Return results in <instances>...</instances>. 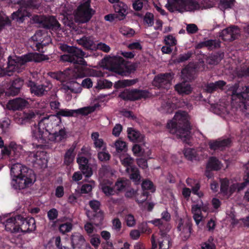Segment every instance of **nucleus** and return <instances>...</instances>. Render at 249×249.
Here are the masks:
<instances>
[{
	"mask_svg": "<svg viewBox=\"0 0 249 249\" xmlns=\"http://www.w3.org/2000/svg\"><path fill=\"white\" fill-rule=\"evenodd\" d=\"M189 121V116L186 112L178 111L167 124L171 133L176 134L184 142L188 144L191 137Z\"/></svg>",
	"mask_w": 249,
	"mask_h": 249,
	"instance_id": "obj_1",
	"label": "nucleus"
},
{
	"mask_svg": "<svg viewBox=\"0 0 249 249\" xmlns=\"http://www.w3.org/2000/svg\"><path fill=\"white\" fill-rule=\"evenodd\" d=\"M13 177L11 185L15 189H23L30 186L35 181L34 171L19 163L13 164L11 167Z\"/></svg>",
	"mask_w": 249,
	"mask_h": 249,
	"instance_id": "obj_2",
	"label": "nucleus"
},
{
	"mask_svg": "<svg viewBox=\"0 0 249 249\" xmlns=\"http://www.w3.org/2000/svg\"><path fill=\"white\" fill-rule=\"evenodd\" d=\"M231 106L238 114L241 113L249 118V86L240 88L235 84L231 87Z\"/></svg>",
	"mask_w": 249,
	"mask_h": 249,
	"instance_id": "obj_3",
	"label": "nucleus"
},
{
	"mask_svg": "<svg viewBox=\"0 0 249 249\" xmlns=\"http://www.w3.org/2000/svg\"><path fill=\"white\" fill-rule=\"evenodd\" d=\"M246 175L244 177V181L240 182L239 178L221 179L220 192L225 197H230L234 192L243 190L249 183V161L245 165Z\"/></svg>",
	"mask_w": 249,
	"mask_h": 249,
	"instance_id": "obj_4",
	"label": "nucleus"
},
{
	"mask_svg": "<svg viewBox=\"0 0 249 249\" xmlns=\"http://www.w3.org/2000/svg\"><path fill=\"white\" fill-rule=\"evenodd\" d=\"M44 59V56L38 53H30L21 56L9 57L6 71L7 72H19L24 69L27 62L30 61L38 62Z\"/></svg>",
	"mask_w": 249,
	"mask_h": 249,
	"instance_id": "obj_5",
	"label": "nucleus"
},
{
	"mask_svg": "<svg viewBox=\"0 0 249 249\" xmlns=\"http://www.w3.org/2000/svg\"><path fill=\"white\" fill-rule=\"evenodd\" d=\"M59 48L62 51L68 53V54L61 56V61L79 64L84 66L87 65V62L83 58L85 54L81 49L65 44H61Z\"/></svg>",
	"mask_w": 249,
	"mask_h": 249,
	"instance_id": "obj_6",
	"label": "nucleus"
},
{
	"mask_svg": "<svg viewBox=\"0 0 249 249\" xmlns=\"http://www.w3.org/2000/svg\"><path fill=\"white\" fill-rule=\"evenodd\" d=\"M198 2V0H173L171 2L168 1L165 7L171 12H191L200 10Z\"/></svg>",
	"mask_w": 249,
	"mask_h": 249,
	"instance_id": "obj_7",
	"label": "nucleus"
},
{
	"mask_svg": "<svg viewBox=\"0 0 249 249\" xmlns=\"http://www.w3.org/2000/svg\"><path fill=\"white\" fill-rule=\"evenodd\" d=\"M106 65L107 69L121 75H125L126 72L130 71L129 66L120 56H116L107 59Z\"/></svg>",
	"mask_w": 249,
	"mask_h": 249,
	"instance_id": "obj_8",
	"label": "nucleus"
},
{
	"mask_svg": "<svg viewBox=\"0 0 249 249\" xmlns=\"http://www.w3.org/2000/svg\"><path fill=\"white\" fill-rule=\"evenodd\" d=\"M179 107H186L191 109L192 105L187 101L183 99L179 100L176 97H173L167 101H163L161 102L159 110L162 113H172L173 111Z\"/></svg>",
	"mask_w": 249,
	"mask_h": 249,
	"instance_id": "obj_9",
	"label": "nucleus"
},
{
	"mask_svg": "<svg viewBox=\"0 0 249 249\" xmlns=\"http://www.w3.org/2000/svg\"><path fill=\"white\" fill-rule=\"evenodd\" d=\"M90 0L83 1L78 7L74 14L76 21L81 23L88 22L94 14V11L90 8Z\"/></svg>",
	"mask_w": 249,
	"mask_h": 249,
	"instance_id": "obj_10",
	"label": "nucleus"
},
{
	"mask_svg": "<svg viewBox=\"0 0 249 249\" xmlns=\"http://www.w3.org/2000/svg\"><path fill=\"white\" fill-rule=\"evenodd\" d=\"M120 161L125 167L126 172L129 174L130 179L136 184L139 183L141 177L138 169L133 165L134 159L129 155L125 154L120 157Z\"/></svg>",
	"mask_w": 249,
	"mask_h": 249,
	"instance_id": "obj_11",
	"label": "nucleus"
},
{
	"mask_svg": "<svg viewBox=\"0 0 249 249\" xmlns=\"http://www.w3.org/2000/svg\"><path fill=\"white\" fill-rule=\"evenodd\" d=\"M20 7L18 11L13 13L12 18L19 23H21L24 18L30 16V13L28 9L31 7H36L37 5L34 3V0H23L20 2Z\"/></svg>",
	"mask_w": 249,
	"mask_h": 249,
	"instance_id": "obj_12",
	"label": "nucleus"
},
{
	"mask_svg": "<svg viewBox=\"0 0 249 249\" xmlns=\"http://www.w3.org/2000/svg\"><path fill=\"white\" fill-rule=\"evenodd\" d=\"M48 120H41L37 125H35L32 128L33 138L40 144L45 143L47 141L48 132L45 131L44 127L45 124H48Z\"/></svg>",
	"mask_w": 249,
	"mask_h": 249,
	"instance_id": "obj_13",
	"label": "nucleus"
},
{
	"mask_svg": "<svg viewBox=\"0 0 249 249\" xmlns=\"http://www.w3.org/2000/svg\"><path fill=\"white\" fill-rule=\"evenodd\" d=\"M28 160L36 168H45L47 166V156L46 153L37 151L28 152Z\"/></svg>",
	"mask_w": 249,
	"mask_h": 249,
	"instance_id": "obj_14",
	"label": "nucleus"
},
{
	"mask_svg": "<svg viewBox=\"0 0 249 249\" xmlns=\"http://www.w3.org/2000/svg\"><path fill=\"white\" fill-rule=\"evenodd\" d=\"M99 107L98 104H95L92 106L86 107L78 109H63L57 113V115H61L64 117H71L74 116V114H80L87 115L93 112Z\"/></svg>",
	"mask_w": 249,
	"mask_h": 249,
	"instance_id": "obj_15",
	"label": "nucleus"
},
{
	"mask_svg": "<svg viewBox=\"0 0 249 249\" xmlns=\"http://www.w3.org/2000/svg\"><path fill=\"white\" fill-rule=\"evenodd\" d=\"M149 96V93L146 90L126 89L121 92L119 97L125 100H136L141 98H146Z\"/></svg>",
	"mask_w": 249,
	"mask_h": 249,
	"instance_id": "obj_16",
	"label": "nucleus"
},
{
	"mask_svg": "<svg viewBox=\"0 0 249 249\" xmlns=\"http://www.w3.org/2000/svg\"><path fill=\"white\" fill-rule=\"evenodd\" d=\"M157 241L159 243V249H168L170 238L166 233L160 231L158 235H153L151 238V249H156L157 247Z\"/></svg>",
	"mask_w": 249,
	"mask_h": 249,
	"instance_id": "obj_17",
	"label": "nucleus"
},
{
	"mask_svg": "<svg viewBox=\"0 0 249 249\" xmlns=\"http://www.w3.org/2000/svg\"><path fill=\"white\" fill-rule=\"evenodd\" d=\"M173 78V75L171 73L158 74L155 77L153 85L158 88L168 89L171 86Z\"/></svg>",
	"mask_w": 249,
	"mask_h": 249,
	"instance_id": "obj_18",
	"label": "nucleus"
},
{
	"mask_svg": "<svg viewBox=\"0 0 249 249\" xmlns=\"http://www.w3.org/2000/svg\"><path fill=\"white\" fill-rule=\"evenodd\" d=\"M19 232H30L36 229V221L34 218L25 219L20 215H18Z\"/></svg>",
	"mask_w": 249,
	"mask_h": 249,
	"instance_id": "obj_19",
	"label": "nucleus"
},
{
	"mask_svg": "<svg viewBox=\"0 0 249 249\" xmlns=\"http://www.w3.org/2000/svg\"><path fill=\"white\" fill-rule=\"evenodd\" d=\"M192 223L190 220L180 219L178 226V230L180 231L179 235L183 240H187L191 235Z\"/></svg>",
	"mask_w": 249,
	"mask_h": 249,
	"instance_id": "obj_20",
	"label": "nucleus"
},
{
	"mask_svg": "<svg viewBox=\"0 0 249 249\" xmlns=\"http://www.w3.org/2000/svg\"><path fill=\"white\" fill-rule=\"evenodd\" d=\"M37 113L33 110H27L20 113L19 117L15 118L16 123L19 125L31 123L36 118Z\"/></svg>",
	"mask_w": 249,
	"mask_h": 249,
	"instance_id": "obj_21",
	"label": "nucleus"
},
{
	"mask_svg": "<svg viewBox=\"0 0 249 249\" xmlns=\"http://www.w3.org/2000/svg\"><path fill=\"white\" fill-rule=\"evenodd\" d=\"M239 29L235 26H231L223 30L220 36L225 41H231L235 39L240 35Z\"/></svg>",
	"mask_w": 249,
	"mask_h": 249,
	"instance_id": "obj_22",
	"label": "nucleus"
},
{
	"mask_svg": "<svg viewBox=\"0 0 249 249\" xmlns=\"http://www.w3.org/2000/svg\"><path fill=\"white\" fill-rule=\"evenodd\" d=\"M41 120H48L49 121L48 124H45V127H44L45 131L48 132V136L53 131L57 130V128L59 126L61 121L60 117L54 115L44 117Z\"/></svg>",
	"mask_w": 249,
	"mask_h": 249,
	"instance_id": "obj_23",
	"label": "nucleus"
},
{
	"mask_svg": "<svg viewBox=\"0 0 249 249\" xmlns=\"http://www.w3.org/2000/svg\"><path fill=\"white\" fill-rule=\"evenodd\" d=\"M28 85L31 87V93L38 96L45 94L52 88V85L50 83H47L46 85L36 86L34 82L29 81Z\"/></svg>",
	"mask_w": 249,
	"mask_h": 249,
	"instance_id": "obj_24",
	"label": "nucleus"
},
{
	"mask_svg": "<svg viewBox=\"0 0 249 249\" xmlns=\"http://www.w3.org/2000/svg\"><path fill=\"white\" fill-rule=\"evenodd\" d=\"M28 105V101L21 98H17L9 101L6 105V108L10 110L22 109Z\"/></svg>",
	"mask_w": 249,
	"mask_h": 249,
	"instance_id": "obj_25",
	"label": "nucleus"
},
{
	"mask_svg": "<svg viewBox=\"0 0 249 249\" xmlns=\"http://www.w3.org/2000/svg\"><path fill=\"white\" fill-rule=\"evenodd\" d=\"M67 137V133L64 127L60 128L59 126L57 130L53 131L48 136L47 141L58 142L66 139Z\"/></svg>",
	"mask_w": 249,
	"mask_h": 249,
	"instance_id": "obj_26",
	"label": "nucleus"
},
{
	"mask_svg": "<svg viewBox=\"0 0 249 249\" xmlns=\"http://www.w3.org/2000/svg\"><path fill=\"white\" fill-rule=\"evenodd\" d=\"M77 162L79 164V169L86 177H89L92 175V169L89 166L88 160L86 158L78 155Z\"/></svg>",
	"mask_w": 249,
	"mask_h": 249,
	"instance_id": "obj_27",
	"label": "nucleus"
},
{
	"mask_svg": "<svg viewBox=\"0 0 249 249\" xmlns=\"http://www.w3.org/2000/svg\"><path fill=\"white\" fill-rule=\"evenodd\" d=\"M230 138L218 139L215 141H211L209 142L210 148L212 150H222L225 147L230 145L231 143Z\"/></svg>",
	"mask_w": 249,
	"mask_h": 249,
	"instance_id": "obj_28",
	"label": "nucleus"
},
{
	"mask_svg": "<svg viewBox=\"0 0 249 249\" xmlns=\"http://www.w3.org/2000/svg\"><path fill=\"white\" fill-rule=\"evenodd\" d=\"M18 215L7 218L3 223L5 230L10 232H18Z\"/></svg>",
	"mask_w": 249,
	"mask_h": 249,
	"instance_id": "obj_29",
	"label": "nucleus"
},
{
	"mask_svg": "<svg viewBox=\"0 0 249 249\" xmlns=\"http://www.w3.org/2000/svg\"><path fill=\"white\" fill-rule=\"evenodd\" d=\"M71 244L73 249H83L86 245V240L83 236L75 232L71 236Z\"/></svg>",
	"mask_w": 249,
	"mask_h": 249,
	"instance_id": "obj_30",
	"label": "nucleus"
},
{
	"mask_svg": "<svg viewBox=\"0 0 249 249\" xmlns=\"http://www.w3.org/2000/svg\"><path fill=\"white\" fill-rule=\"evenodd\" d=\"M132 151L136 156H149L151 153L148 147L144 143L141 145L134 144L132 147Z\"/></svg>",
	"mask_w": 249,
	"mask_h": 249,
	"instance_id": "obj_31",
	"label": "nucleus"
},
{
	"mask_svg": "<svg viewBox=\"0 0 249 249\" xmlns=\"http://www.w3.org/2000/svg\"><path fill=\"white\" fill-rule=\"evenodd\" d=\"M142 187L143 190V192L142 195V198H137V201L139 203H142L145 201L148 196V193L144 190H150L151 192H154L155 189L152 182L149 180H145L143 181L142 184Z\"/></svg>",
	"mask_w": 249,
	"mask_h": 249,
	"instance_id": "obj_32",
	"label": "nucleus"
},
{
	"mask_svg": "<svg viewBox=\"0 0 249 249\" xmlns=\"http://www.w3.org/2000/svg\"><path fill=\"white\" fill-rule=\"evenodd\" d=\"M202 151L201 149L198 148L195 149L193 148H187L184 150V155L185 157L190 160H199L200 157L202 156Z\"/></svg>",
	"mask_w": 249,
	"mask_h": 249,
	"instance_id": "obj_33",
	"label": "nucleus"
},
{
	"mask_svg": "<svg viewBox=\"0 0 249 249\" xmlns=\"http://www.w3.org/2000/svg\"><path fill=\"white\" fill-rule=\"evenodd\" d=\"M128 139L132 142H142L144 141V137L139 131L133 128H128L127 130Z\"/></svg>",
	"mask_w": 249,
	"mask_h": 249,
	"instance_id": "obj_34",
	"label": "nucleus"
},
{
	"mask_svg": "<svg viewBox=\"0 0 249 249\" xmlns=\"http://www.w3.org/2000/svg\"><path fill=\"white\" fill-rule=\"evenodd\" d=\"M101 188L106 196L114 195L116 190L113 188V183L108 180H104L101 182Z\"/></svg>",
	"mask_w": 249,
	"mask_h": 249,
	"instance_id": "obj_35",
	"label": "nucleus"
},
{
	"mask_svg": "<svg viewBox=\"0 0 249 249\" xmlns=\"http://www.w3.org/2000/svg\"><path fill=\"white\" fill-rule=\"evenodd\" d=\"M91 137L94 146L97 150H106V144L102 139L99 138V134L98 132L92 133Z\"/></svg>",
	"mask_w": 249,
	"mask_h": 249,
	"instance_id": "obj_36",
	"label": "nucleus"
},
{
	"mask_svg": "<svg viewBox=\"0 0 249 249\" xmlns=\"http://www.w3.org/2000/svg\"><path fill=\"white\" fill-rule=\"evenodd\" d=\"M223 166L222 163L216 157H210L207 164V169L209 170L218 171Z\"/></svg>",
	"mask_w": 249,
	"mask_h": 249,
	"instance_id": "obj_37",
	"label": "nucleus"
},
{
	"mask_svg": "<svg viewBox=\"0 0 249 249\" xmlns=\"http://www.w3.org/2000/svg\"><path fill=\"white\" fill-rule=\"evenodd\" d=\"M114 8L117 14V18L120 20L123 19L126 14L127 5L121 1L118 3L114 4Z\"/></svg>",
	"mask_w": 249,
	"mask_h": 249,
	"instance_id": "obj_38",
	"label": "nucleus"
},
{
	"mask_svg": "<svg viewBox=\"0 0 249 249\" xmlns=\"http://www.w3.org/2000/svg\"><path fill=\"white\" fill-rule=\"evenodd\" d=\"M175 90L180 94H189L192 90L190 85L186 82H182L176 85Z\"/></svg>",
	"mask_w": 249,
	"mask_h": 249,
	"instance_id": "obj_39",
	"label": "nucleus"
},
{
	"mask_svg": "<svg viewBox=\"0 0 249 249\" xmlns=\"http://www.w3.org/2000/svg\"><path fill=\"white\" fill-rule=\"evenodd\" d=\"M76 148V144H73L70 148L68 149L64 155V163L67 165L71 163L75 156L74 151Z\"/></svg>",
	"mask_w": 249,
	"mask_h": 249,
	"instance_id": "obj_40",
	"label": "nucleus"
},
{
	"mask_svg": "<svg viewBox=\"0 0 249 249\" xmlns=\"http://www.w3.org/2000/svg\"><path fill=\"white\" fill-rule=\"evenodd\" d=\"M195 69H191L188 66L183 69L181 71V77L184 81H191L194 78Z\"/></svg>",
	"mask_w": 249,
	"mask_h": 249,
	"instance_id": "obj_41",
	"label": "nucleus"
},
{
	"mask_svg": "<svg viewBox=\"0 0 249 249\" xmlns=\"http://www.w3.org/2000/svg\"><path fill=\"white\" fill-rule=\"evenodd\" d=\"M77 42L79 44L88 49H91L94 45L93 40L90 36H84L78 39Z\"/></svg>",
	"mask_w": 249,
	"mask_h": 249,
	"instance_id": "obj_42",
	"label": "nucleus"
},
{
	"mask_svg": "<svg viewBox=\"0 0 249 249\" xmlns=\"http://www.w3.org/2000/svg\"><path fill=\"white\" fill-rule=\"evenodd\" d=\"M45 22L46 26L48 28L58 30L60 27V24L59 23L56 18L53 16H50L46 18Z\"/></svg>",
	"mask_w": 249,
	"mask_h": 249,
	"instance_id": "obj_43",
	"label": "nucleus"
},
{
	"mask_svg": "<svg viewBox=\"0 0 249 249\" xmlns=\"http://www.w3.org/2000/svg\"><path fill=\"white\" fill-rule=\"evenodd\" d=\"M110 146L114 147L117 153L125 152L127 149V145L126 142L121 139L117 140L113 143L110 145Z\"/></svg>",
	"mask_w": 249,
	"mask_h": 249,
	"instance_id": "obj_44",
	"label": "nucleus"
},
{
	"mask_svg": "<svg viewBox=\"0 0 249 249\" xmlns=\"http://www.w3.org/2000/svg\"><path fill=\"white\" fill-rule=\"evenodd\" d=\"M137 82V80L135 79H124L119 80L115 82L114 87L116 89L124 88L125 87L130 86L135 84Z\"/></svg>",
	"mask_w": 249,
	"mask_h": 249,
	"instance_id": "obj_45",
	"label": "nucleus"
},
{
	"mask_svg": "<svg viewBox=\"0 0 249 249\" xmlns=\"http://www.w3.org/2000/svg\"><path fill=\"white\" fill-rule=\"evenodd\" d=\"M130 184V181L128 179L120 178L118 179L115 183V186L116 190L119 191H124L126 188L128 187Z\"/></svg>",
	"mask_w": 249,
	"mask_h": 249,
	"instance_id": "obj_46",
	"label": "nucleus"
},
{
	"mask_svg": "<svg viewBox=\"0 0 249 249\" xmlns=\"http://www.w3.org/2000/svg\"><path fill=\"white\" fill-rule=\"evenodd\" d=\"M44 32L45 30H39L36 33V34L31 37V40L36 42V46L37 48L40 47L41 40L44 37Z\"/></svg>",
	"mask_w": 249,
	"mask_h": 249,
	"instance_id": "obj_47",
	"label": "nucleus"
},
{
	"mask_svg": "<svg viewBox=\"0 0 249 249\" xmlns=\"http://www.w3.org/2000/svg\"><path fill=\"white\" fill-rule=\"evenodd\" d=\"M203 45L207 47L209 49L213 50L220 47V42L216 39L208 40L202 43Z\"/></svg>",
	"mask_w": 249,
	"mask_h": 249,
	"instance_id": "obj_48",
	"label": "nucleus"
},
{
	"mask_svg": "<svg viewBox=\"0 0 249 249\" xmlns=\"http://www.w3.org/2000/svg\"><path fill=\"white\" fill-rule=\"evenodd\" d=\"M95 182L89 180L88 183L83 184L81 188L80 192L82 194H87L90 192L93 188L95 187Z\"/></svg>",
	"mask_w": 249,
	"mask_h": 249,
	"instance_id": "obj_49",
	"label": "nucleus"
},
{
	"mask_svg": "<svg viewBox=\"0 0 249 249\" xmlns=\"http://www.w3.org/2000/svg\"><path fill=\"white\" fill-rule=\"evenodd\" d=\"M200 9H208L213 7L215 3L211 0H198Z\"/></svg>",
	"mask_w": 249,
	"mask_h": 249,
	"instance_id": "obj_50",
	"label": "nucleus"
},
{
	"mask_svg": "<svg viewBox=\"0 0 249 249\" xmlns=\"http://www.w3.org/2000/svg\"><path fill=\"white\" fill-rule=\"evenodd\" d=\"M112 83L107 80L102 79L98 81L96 86L95 87L97 89H103L108 88L112 86Z\"/></svg>",
	"mask_w": 249,
	"mask_h": 249,
	"instance_id": "obj_51",
	"label": "nucleus"
},
{
	"mask_svg": "<svg viewBox=\"0 0 249 249\" xmlns=\"http://www.w3.org/2000/svg\"><path fill=\"white\" fill-rule=\"evenodd\" d=\"M72 228V225L70 222H67L61 224L59 225L58 229L59 231L64 234L67 232H70Z\"/></svg>",
	"mask_w": 249,
	"mask_h": 249,
	"instance_id": "obj_52",
	"label": "nucleus"
},
{
	"mask_svg": "<svg viewBox=\"0 0 249 249\" xmlns=\"http://www.w3.org/2000/svg\"><path fill=\"white\" fill-rule=\"evenodd\" d=\"M119 31L123 35L127 37H131L133 36L135 33L133 29L126 26L121 27Z\"/></svg>",
	"mask_w": 249,
	"mask_h": 249,
	"instance_id": "obj_53",
	"label": "nucleus"
},
{
	"mask_svg": "<svg viewBox=\"0 0 249 249\" xmlns=\"http://www.w3.org/2000/svg\"><path fill=\"white\" fill-rule=\"evenodd\" d=\"M154 15L151 13L147 12L145 14L144 18V23L148 27H151L154 24Z\"/></svg>",
	"mask_w": 249,
	"mask_h": 249,
	"instance_id": "obj_54",
	"label": "nucleus"
},
{
	"mask_svg": "<svg viewBox=\"0 0 249 249\" xmlns=\"http://www.w3.org/2000/svg\"><path fill=\"white\" fill-rule=\"evenodd\" d=\"M234 2V0H220L219 7L221 10L231 7Z\"/></svg>",
	"mask_w": 249,
	"mask_h": 249,
	"instance_id": "obj_55",
	"label": "nucleus"
},
{
	"mask_svg": "<svg viewBox=\"0 0 249 249\" xmlns=\"http://www.w3.org/2000/svg\"><path fill=\"white\" fill-rule=\"evenodd\" d=\"M125 221L128 227H133L136 224V220L134 216L131 214H127L124 217Z\"/></svg>",
	"mask_w": 249,
	"mask_h": 249,
	"instance_id": "obj_56",
	"label": "nucleus"
},
{
	"mask_svg": "<svg viewBox=\"0 0 249 249\" xmlns=\"http://www.w3.org/2000/svg\"><path fill=\"white\" fill-rule=\"evenodd\" d=\"M98 157L100 160L104 161L108 160L110 158V155L106 150L99 152L98 154Z\"/></svg>",
	"mask_w": 249,
	"mask_h": 249,
	"instance_id": "obj_57",
	"label": "nucleus"
},
{
	"mask_svg": "<svg viewBox=\"0 0 249 249\" xmlns=\"http://www.w3.org/2000/svg\"><path fill=\"white\" fill-rule=\"evenodd\" d=\"M50 106L52 110L57 111L56 114H57V113L61 110L60 109V103L57 100L51 101L50 103ZM55 116H57L59 117V116H62L61 115H57V114H56Z\"/></svg>",
	"mask_w": 249,
	"mask_h": 249,
	"instance_id": "obj_58",
	"label": "nucleus"
},
{
	"mask_svg": "<svg viewBox=\"0 0 249 249\" xmlns=\"http://www.w3.org/2000/svg\"><path fill=\"white\" fill-rule=\"evenodd\" d=\"M164 41L167 45L174 46L177 44V41L172 35H169L164 38Z\"/></svg>",
	"mask_w": 249,
	"mask_h": 249,
	"instance_id": "obj_59",
	"label": "nucleus"
},
{
	"mask_svg": "<svg viewBox=\"0 0 249 249\" xmlns=\"http://www.w3.org/2000/svg\"><path fill=\"white\" fill-rule=\"evenodd\" d=\"M11 124V121L8 118H5L2 121L0 122V127L2 129V132H6Z\"/></svg>",
	"mask_w": 249,
	"mask_h": 249,
	"instance_id": "obj_60",
	"label": "nucleus"
},
{
	"mask_svg": "<svg viewBox=\"0 0 249 249\" xmlns=\"http://www.w3.org/2000/svg\"><path fill=\"white\" fill-rule=\"evenodd\" d=\"M47 216L50 220H54L58 216V211L54 208L48 211Z\"/></svg>",
	"mask_w": 249,
	"mask_h": 249,
	"instance_id": "obj_61",
	"label": "nucleus"
},
{
	"mask_svg": "<svg viewBox=\"0 0 249 249\" xmlns=\"http://www.w3.org/2000/svg\"><path fill=\"white\" fill-rule=\"evenodd\" d=\"M186 31L188 34H195L198 31V28L195 24L186 25Z\"/></svg>",
	"mask_w": 249,
	"mask_h": 249,
	"instance_id": "obj_62",
	"label": "nucleus"
},
{
	"mask_svg": "<svg viewBox=\"0 0 249 249\" xmlns=\"http://www.w3.org/2000/svg\"><path fill=\"white\" fill-rule=\"evenodd\" d=\"M9 147L15 152H20L22 150V146L18 145L14 142L10 143Z\"/></svg>",
	"mask_w": 249,
	"mask_h": 249,
	"instance_id": "obj_63",
	"label": "nucleus"
},
{
	"mask_svg": "<svg viewBox=\"0 0 249 249\" xmlns=\"http://www.w3.org/2000/svg\"><path fill=\"white\" fill-rule=\"evenodd\" d=\"M202 249H215L214 244L209 239L201 245Z\"/></svg>",
	"mask_w": 249,
	"mask_h": 249,
	"instance_id": "obj_64",
	"label": "nucleus"
}]
</instances>
